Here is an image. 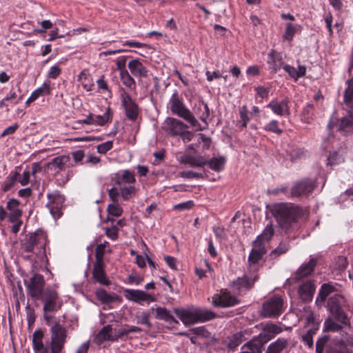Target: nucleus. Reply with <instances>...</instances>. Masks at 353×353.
Returning <instances> with one entry per match:
<instances>
[{"mask_svg":"<svg viewBox=\"0 0 353 353\" xmlns=\"http://www.w3.org/2000/svg\"><path fill=\"white\" fill-rule=\"evenodd\" d=\"M49 241L47 233L43 230H37L30 233L21 245V251L25 252H33L37 255L38 260L41 263H47L46 245Z\"/></svg>","mask_w":353,"mask_h":353,"instance_id":"3","label":"nucleus"},{"mask_svg":"<svg viewBox=\"0 0 353 353\" xmlns=\"http://www.w3.org/2000/svg\"><path fill=\"white\" fill-rule=\"evenodd\" d=\"M150 312H143L139 316L137 317V323L139 324L145 325L148 327V328L150 329L152 327V325L150 321Z\"/></svg>","mask_w":353,"mask_h":353,"instance_id":"55","label":"nucleus"},{"mask_svg":"<svg viewBox=\"0 0 353 353\" xmlns=\"http://www.w3.org/2000/svg\"><path fill=\"white\" fill-rule=\"evenodd\" d=\"M36 300H41L43 303L44 313H54L59 310L62 306V300L58 292L51 288H46L44 293Z\"/></svg>","mask_w":353,"mask_h":353,"instance_id":"10","label":"nucleus"},{"mask_svg":"<svg viewBox=\"0 0 353 353\" xmlns=\"http://www.w3.org/2000/svg\"><path fill=\"white\" fill-rule=\"evenodd\" d=\"M239 303L238 298L227 290H221L212 296V304L215 307H230Z\"/></svg>","mask_w":353,"mask_h":353,"instance_id":"15","label":"nucleus"},{"mask_svg":"<svg viewBox=\"0 0 353 353\" xmlns=\"http://www.w3.org/2000/svg\"><path fill=\"white\" fill-rule=\"evenodd\" d=\"M259 279V274L256 271L248 270L242 276L232 281V287L239 295H241L251 290Z\"/></svg>","mask_w":353,"mask_h":353,"instance_id":"9","label":"nucleus"},{"mask_svg":"<svg viewBox=\"0 0 353 353\" xmlns=\"http://www.w3.org/2000/svg\"><path fill=\"white\" fill-rule=\"evenodd\" d=\"M124 296L128 301L143 305V302L148 304L156 301V297L154 294L145 292L143 290L134 289H124Z\"/></svg>","mask_w":353,"mask_h":353,"instance_id":"19","label":"nucleus"},{"mask_svg":"<svg viewBox=\"0 0 353 353\" xmlns=\"http://www.w3.org/2000/svg\"><path fill=\"white\" fill-rule=\"evenodd\" d=\"M110 215L118 217L123 213V209L118 203H112L109 204L107 208Z\"/></svg>","mask_w":353,"mask_h":353,"instance_id":"52","label":"nucleus"},{"mask_svg":"<svg viewBox=\"0 0 353 353\" xmlns=\"http://www.w3.org/2000/svg\"><path fill=\"white\" fill-rule=\"evenodd\" d=\"M189 332L194 334L196 336L207 338L210 335V332L205 327V326H200L196 327L191 328L188 332H184L179 333V335L189 337Z\"/></svg>","mask_w":353,"mask_h":353,"instance_id":"45","label":"nucleus"},{"mask_svg":"<svg viewBox=\"0 0 353 353\" xmlns=\"http://www.w3.org/2000/svg\"><path fill=\"white\" fill-rule=\"evenodd\" d=\"M343 299V297L339 294L330 297L327 301V308L336 321L346 325L350 323V321L342 308Z\"/></svg>","mask_w":353,"mask_h":353,"instance_id":"13","label":"nucleus"},{"mask_svg":"<svg viewBox=\"0 0 353 353\" xmlns=\"http://www.w3.org/2000/svg\"><path fill=\"white\" fill-rule=\"evenodd\" d=\"M288 345V339L279 338L268 345L265 353H285L287 352Z\"/></svg>","mask_w":353,"mask_h":353,"instance_id":"30","label":"nucleus"},{"mask_svg":"<svg viewBox=\"0 0 353 353\" xmlns=\"http://www.w3.org/2000/svg\"><path fill=\"white\" fill-rule=\"evenodd\" d=\"M156 318L170 323H179L178 321L170 313L165 307H158L156 309Z\"/></svg>","mask_w":353,"mask_h":353,"instance_id":"36","label":"nucleus"},{"mask_svg":"<svg viewBox=\"0 0 353 353\" xmlns=\"http://www.w3.org/2000/svg\"><path fill=\"white\" fill-rule=\"evenodd\" d=\"M267 63L272 74H276L285 65L281 54L274 49L270 50L268 54Z\"/></svg>","mask_w":353,"mask_h":353,"instance_id":"24","label":"nucleus"},{"mask_svg":"<svg viewBox=\"0 0 353 353\" xmlns=\"http://www.w3.org/2000/svg\"><path fill=\"white\" fill-rule=\"evenodd\" d=\"M318 326L311 327L301 336V341L310 348L313 347V336L316 334Z\"/></svg>","mask_w":353,"mask_h":353,"instance_id":"46","label":"nucleus"},{"mask_svg":"<svg viewBox=\"0 0 353 353\" xmlns=\"http://www.w3.org/2000/svg\"><path fill=\"white\" fill-rule=\"evenodd\" d=\"M63 63V61H59L58 63L50 67L48 72V77L52 79H56L61 74L62 69L59 67V65Z\"/></svg>","mask_w":353,"mask_h":353,"instance_id":"53","label":"nucleus"},{"mask_svg":"<svg viewBox=\"0 0 353 353\" xmlns=\"http://www.w3.org/2000/svg\"><path fill=\"white\" fill-rule=\"evenodd\" d=\"M268 194L270 195L277 196L280 194H285L288 198H291L290 192H288V186L287 185H281L275 188L269 189Z\"/></svg>","mask_w":353,"mask_h":353,"instance_id":"50","label":"nucleus"},{"mask_svg":"<svg viewBox=\"0 0 353 353\" xmlns=\"http://www.w3.org/2000/svg\"><path fill=\"white\" fill-rule=\"evenodd\" d=\"M316 291V285L314 280H307L303 282L298 290L300 298L305 301H311L314 292Z\"/></svg>","mask_w":353,"mask_h":353,"instance_id":"25","label":"nucleus"},{"mask_svg":"<svg viewBox=\"0 0 353 353\" xmlns=\"http://www.w3.org/2000/svg\"><path fill=\"white\" fill-rule=\"evenodd\" d=\"M92 277L97 282L101 285L105 286L110 285V281L106 276L103 263H94Z\"/></svg>","mask_w":353,"mask_h":353,"instance_id":"28","label":"nucleus"},{"mask_svg":"<svg viewBox=\"0 0 353 353\" xmlns=\"http://www.w3.org/2000/svg\"><path fill=\"white\" fill-rule=\"evenodd\" d=\"M170 105V110L174 114L183 119L191 126L196 127L197 130L202 131L205 129V127H202L201 125L195 118L194 115L188 109L183 101V99L179 97L177 92L174 93L169 101Z\"/></svg>","mask_w":353,"mask_h":353,"instance_id":"6","label":"nucleus"},{"mask_svg":"<svg viewBox=\"0 0 353 353\" xmlns=\"http://www.w3.org/2000/svg\"><path fill=\"white\" fill-rule=\"evenodd\" d=\"M317 265V259L311 258L307 263L302 264L295 273L294 279L296 281L311 275Z\"/></svg>","mask_w":353,"mask_h":353,"instance_id":"26","label":"nucleus"},{"mask_svg":"<svg viewBox=\"0 0 353 353\" xmlns=\"http://www.w3.org/2000/svg\"><path fill=\"white\" fill-rule=\"evenodd\" d=\"M290 100L285 97L279 101L276 99H272L267 105L274 114L279 116H289L290 114Z\"/></svg>","mask_w":353,"mask_h":353,"instance_id":"23","label":"nucleus"},{"mask_svg":"<svg viewBox=\"0 0 353 353\" xmlns=\"http://www.w3.org/2000/svg\"><path fill=\"white\" fill-rule=\"evenodd\" d=\"M274 234L273 225L270 223L265 226L263 232L256 237L248 256V270L258 272V263L262 259L263 255L267 253L269 242L274 236Z\"/></svg>","mask_w":353,"mask_h":353,"instance_id":"2","label":"nucleus"},{"mask_svg":"<svg viewBox=\"0 0 353 353\" xmlns=\"http://www.w3.org/2000/svg\"><path fill=\"white\" fill-rule=\"evenodd\" d=\"M336 283L331 282L323 283L319 292L316 302L324 303L327 297L332 292L336 291Z\"/></svg>","mask_w":353,"mask_h":353,"instance_id":"33","label":"nucleus"},{"mask_svg":"<svg viewBox=\"0 0 353 353\" xmlns=\"http://www.w3.org/2000/svg\"><path fill=\"white\" fill-rule=\"evenodd\" d=\"M330 339L331 336L327 334L319 337L316 343V353H324L325 347Z\"/></svg>","mask_w":353,"mask_h":353,"instance_id":"47","label":"nucleus"},{"mask_svg":"<svg viewBox=\"0 0 353 353\" xmlns=\"http://www.w3.org/2000/svg\"><path fill=\"white\" fill-rule=\"evenodd\" d=\"M70 158L69 156L63 155L53 158L50 161L46 164V168L48 171L53 172L54 174H57L61 171L69 166Z\"/></svg>","mask_w":353,"mask_h":353,"instance_id":"22","label":"nucleus"},{"mask_svg":"<svg viewBox=\"0 0 353 353\" xmlns=\"http://www.w3.org/2000/svg\"><path fill=\"white\" fill-rule=\"evenodd\" d=\"M262 129L268 132H272L276 135L283 134V130L280 128L279 123L276 119H272L262 127Z\"/></svg>","mask_w":353,"mask_h":353,"instance_id":"41","label":"nucleus"},{"mask_svg":"<svg viewBox=\"0 0 353 353\" xmlns=\"http://www.w3.org/2000/svg\"><path fill=\"white\" fill-rule=\"evenodd\" d=\"M51 93L50 82H44L41 87L34 90L31 94L37 100L39 97L49 95Z\"/></svg>","mask_w":353,"mask_h":353,"instance_id":"44","label":"nucleus"},{"mask_svg":"<svg viewBox=\"0 0 353 353\" xmlns=\"http://www.w3.org/2000/svg\"><path fill=\"white\" fill-rule=\"evenodd\" d=\"M174 312L186 327L198 323H204L216 317V314L214 312L199 307L174 308Z\"/></svg>","mask_w":353,"mask_h":353,"instance_id":"4","label":"nucleus"},{"mask_svg":"<svg viewBox=\"0 0 353 353\" xmlns=\"http://www.w3.org/2000/svg\"><path fill=\"white\" fill-rule=\"evenodd\" d=\"M243 334L241 332H237L228 338L225 341L227 347L230 350L234 351L236 348L242 343Z\"/></svg>","mask_w":353,"mask_h":353,"instance_id":"39","label":"nucleus"},{"mask_svg":"<svg viewBox=\"0 0 353 353\" xmlns=\"http://www.w3.org/2000/svg\"><path fill=\"white\" fill-rule=\"evenodd\" d=\"M343 161V159L337 152L330 153L327 157V164L330 165H336Z\"/></svg>","mask_w":353,"mask_h":353,"instance_id":"57","label":"nucleus"},{"mask_svg":"<svg viewBox=\"0 0 353 353\" xmlns=\"http://www.w3.org/2000/svg\"><path fill=\"white\" fill-rule=\"evenodd\" d=\"M326 353H346V347L343 342H339L327 347Z\"/></svg>","mask_w":353,"mask_h":353,"instance_id":"51","label":"nucleus"},{"mask_svg":"<svg viewBox=\"0 0 353 353\" xmlns=\"http://www.w3.org/2000/svg\"><path fill=\"white\" fill-rule=\"evenodd\" d=\"M194 205V203L192 201H188L185 202L180 203L179 204L174 205L173 207L174 210L184 211L187 210L191 209Z\"/></svg>","mask_w":353,"mask_h":353,"instance_id":"64","label":"nucleus"},{"mask_svg":"<svg viewBox=\"0 0 353 353\" xmlns=\"http://www.w3.org/2000/svg\"><path fill=\"white\" fill-rule=\"evenodd\" d=\"M290 248V244L288 241H281L279 246L275 248L271 252V256L273 257H276L280 256L281 254H285L288 252Z\"/></svg>","mask_w":353,"mask_h":353,"instance_id":"48","label":"nucleus"},{"mask_svg":"<svg viewBox=\"0 0 353 353\" xmlns=\"http://www.w3.org/2000/svg\"><path fill=\"white\" fill-rule=\"evenodd\" d=\"M284 300L281 296L274 294L262 303L259 312L263 318L276 319L284 312Z\"/></svg>","mask_w":353,"mask_h":353,"instance_id":"8","label":"nucleus"},{"mask_svg":"<svg viewBox=\"0 0 353 353\" xmlns=\"http://www.w3.org/2000/svg\"><path fill=\"white\" fill-rule=\"evenodd\" d=\"M128 69L132 76L138 79L148 78L149 70L144 65L141 59H132L128 63Z\"/></svg>","mask_w":353,"mask_h":353,"instance_id":"20","label":"nucleus"},{"mask_svg":"<svg viewBox=\"0 0 353 353\" xmlns=\"http://www.w3.org/2000/svg\"><path fill=\"white\" fill-rule=\"evenodd\" d=\"M135 183L134 174L129 170H122L115 174V184L118 185H122L123 184L134 185Z\"/></svg>","mask_w":353,"mask_h":353,"instance_id":"29","label":"nucleus"},{"mask_svg":"<svg viewBox=\"0 0 353 353\" xmlns=\"http://www.w3.org/2000/svg\"><path fill=\"white\" fill-rule=\"evenodd\" d=\"M120 186V195L124 201L130 200L132 196H134L136 194L137 189L134 185H129L128 186Z\"/></svg>","mask_w":353,"mask_h":353,"instance_id":"43","label":"nucleus"},{"mask_svg":"<svg viewBox=\"0 0 353 353\" xmlns=\"http://www.w3.org/2000/svg\"><path fill=\"white\" fill-rule=\"evenodd\" d=\"M21 202L14 198L8 199L6 207L0 205V223L8 219V221H16L21 218L23 211L20 208Z\"/></svg>","mask_w":353,"mask_h":353,"instance_id":"11","label":"nucleus"},{"mask_svg":"<svg viewBox=\"0 0 353 353\" xmlns=\"http://www.w3.org/2000/svg\"><path fill=\"white\" fill-rule=\"evenodd\" d=\"M301 121L305 123H311L315 119V108L312 103H307L303 107L301 114Z\"/></svg>","mask_w":353,"mask_h":353,"instance_id":"34","label":"nucleus"},{"mask_svg":"<svg viewBox=\"0 0 353 353\" xmlns=\"http://www.w3.org/2000/svg\"><path fill=\"white\" fill-rule=\"evenodd\" d=\"M44 332L41 329L36 330L32 334V348L34 353H49L48 343H43Z\"/></svg>","mask_w":353,"mask_h":353,"instance_id":"27","label":"nucleus"},{"mask_svg":"<svg viewBox=\"0 0 353 353\" xmlns=\"http://www.w3.org/2000/svg\"><path fill=\"white\" fill-rule=\"evenodd\" d=\"M187 128V125L175 118L168 117L164 122L163 129L172 137L179 136Z\"/></svg>","mask_w":353,"mask_h":353,"instance_id":"21","label":"nucleus"},{"mask_svg":"<svg viewBox=\"0 0 353 353\" xmlns=\"http://www.w3.org/2000/svg\"><path fill=\"white\" fill-rule=\"evenodd\" d=\"M18 169H19V167H16L14 171L10 172V174L6 177V181L3 183L0 188V192L3 193L7 192L14 185L20 176Z\"/></svg>","mask_w":353,"mask_h":353,"instance_id":"32","label":"nucleus"},{"mask_svg":"<svg viewBox=\"0 0 353 353\" xmlns=\"http://www.w3.org/2000/svg\"><path fill=\"white\" fill-rule=\"evenodd\" d=\"M119 228L112 225L110 228H107L105 229V234L106 236L112 241H116L119 237Z\"/></svg>","mask_w":353,"mask_h":353,"instance_id":"56","label":"nucleus"},{"mask_svg":"<svg viewBox=\"0 0 353 353\" xmlns=\"http://www.w3.org/2000/svg\"><path fill=\"white\" fill-rule=\"evenodd\" d=\"M24 283L27 287L29 294L35 300L44 293L45 280L40 274H34L29 283H27L25 281Z\"/></svg>","mask_w":353,"mask_h":353,"instance_id":"18","label":"nucleus"},{"mask_svg":"<svg viewBox=\"0 0 353 353\" xmlns=\"http://www.w3.org/2000/svg\"><path fill=\"white\" fill-rule=\"evenodd\" d=\"M179 176L185 179H201L203 174L194 171H183L179 172Z\"/></svg>","mask_w":353,"mask_h":353,"instance_id":"59","label":"nucleus"},{"mask_svg":"<svg viewBox=\"0 0 353 353\" xmlns=\"http://www.w3.org/2000/svg\"><path fill=\"white\" fill-rule=\"evenodd\" d=\"M195 114L197 115L200 120L205 123L204 127H205L206 129L208 126L207 119L210 117V109L208 104L202 103L201 104L199 105L195 110Z\"/></svg>","mask_w":353,"mask_h":353,"instance_id":"37","label":"nucleus"},{"mask_svg":"<svg viewBox=\"0 0 353 353\" xmlns=\"http://www.w3.org/2000/svg\"><path fill=\"white\" fill-rule=\"evenodd\" d=\"M110 119V108L103 115H94V124L104 125Z\"/></svg>","mask_w":353,"mask_h":353,"instance_id":"54","label":"nucleus"},{"mask_svg":"<svg viewBox=\"0 0 353 353\" xmlns=\"http://www.w3.org/2000/svg\"><path fill=\"white\" fill-rule=\"evenodd\" d=\"M128 57H120L116 61L117 69L119 71V74L123 72L128 71L126 70V62Z\"/></svg>","mask_w":353,"mask_h":353,"instance_id":"61","label":"nucleus"},{"mask_svg":"<svg viewBox=\"0 0 353 353\" xmlns=\"http://www.w3.org/2000/svg\"><path fill=\"white\" fill-rule=\"evenodd\" d=\"M96 296L103 304L113 303L119 299V295L116 294H110L104 289L98 290L96 292Z\"/></svg>","mask_w":353,"mask_h":353,"instance_id":"35","label":"nucleus"},{"mask_svg":"<svg viewBox=\"0 0 353 353\" xmlns=\"http://www.w3.org/2000/svg\"><path fill=\"white\" fill-rule=\"evenodd\" d=\"M95 263H103V259L105 254L104 245H98L95 248Z\"/></svg>","mask_w":353,"mask_h":353,"instance_id":"63","label":"nucleus"},{"mask_svg":"<svg viewBox=\"0 0 353 353\" xmlns=\"http://www.w3.org/2000/svg\"><path fill=\"white\" fill-rule=\"evenodd\" d=\"M48 202L46 207L49 209L50 214L54 219L60 218L62 214V210L65 202V196L59 190L53 191L47 194Z\"/></svg>","mask_w":353,"mask_h":353,"instance_id":"14","label":"nucleus"},{"mask_svg":"<svg viewBox=\"0 0 353 353\" xmlns=\"http://www.w3.org/2000/svg\"><path fill=\"white\" fill-rule=\"evenodd\" d=\"M269 210L279 226L286 232L297 224L304 214L301 206L288 202L273 203Z\"/></svg>","mask_w":353,"mask_h":353,"instance_id":"1","label":"nucleus"},{"mask_svg":"<svg viewBox=\"0 0 353 353\" xmlns=\"http://www.w3.org/2000/svg\"><path fill=\"white\" fill-rule=\"evenodd\" d=\"M305 312V314L304 315V318L307 321V323L309 325H311L312 327H315L316 326L319 325V323L316 320L315 316L313 312L311 310L310 307H305L304 308Z\"/></svg>","mask_w":353,"mask_h":353,"instance_id":"49","label":"nucleus"},{"mask_svg":"<svg viewBox=\"0 0 353 353\" xmlns=\"http://www.w3.org/2000/svg\"><path fill=\"white\" fill-rule=\"evenodd\" d=\"M121 105L124 108L127 118L131 121H136L140 113V109L130 94L123 88L121 89L120 94Z\"/></svg>","mask_w":353,"mask_h":353,"instance_id":"16","label":"nucleus"},{"mask_svg":"<svg viewBox=\"0 0 353 353\" xmlns=\"http://www.w3.org/2000/svg\"><path fill=\"white\" fill-rule=\"evenodd\" d=\"M302 26L298 23L291 22L285 23V32L283 34V39L292 41L296 34H300L302 31Z\"/></svg>","mask_w":353,"mask_h":353,"instance_id":"31","label":"nucleus"},{"mask_svg":"<svg viewBox=\"0 0 353 353\" xmlns=\"http://www.w3.org/2000/svg\"><path fill=\"white\" fill-rule=\"evenodd\" d=\"M113 147V141H108L105 143H101L97 146V152L100 154H105L110 150Z\"/></svg>","mask_w":353,"mask_h":353,"instance_id":"62","label":"nucleus"},{"mask_svg":"<svg viewBox=\"0 0 353 353\" xmlns=\"http://www.w3.org/2000/svg\"><path fill=\"white\" fill-rule=\"evenodd\" d=\"M119 75L123 84L125 87H127L130 90H134L136 89V81L128 71L121 72Z\"/></svg>","mask_w":353,"mask_h":353,"instance_id":"40","label":"nucleus"},{"mask_svg":"<svg viewBox=\"0 0 353 353\" xmlns=\"http://www.w3.org/2000/svg\"><path fill=\"white\" fill-rule=\"evenodd\" d=\"M50 340L48 342L49 353H65L68 330L59 323H55L50 329Z\"/></svg>","mask_w":353,"mask_h":353,"instance_id":"7","label":"nucleus"},{"mask_svg":"<svg viewBox=\"0 0 353 353\" xmlns=\"http://www.w3.org/2000/svg\"><path fill=\"white\" fill-rule=\"evenodd\" d=\"M181 163L188 165L191 168H203L208 165L209 168L216 172H220L225 169L226 158L225 157H213L207 159L201 155H190L184 154L179 157Z\"/></svg>","mask_w":353,"mask_h":353,"instance_id":"5","label":"nucleus"},{"mask_svg":"<svg viewBox=\"0 0 353 353\" xmlns=\"http://www.w3.org/2000/svg\"><path fill=\"white\" fill-rule=\"evenodd\" d=\"M343 330V326L338 323L335 322V321L332 318H327L325 320L323 324V330L324 332H336Z\"/></svg>","mask_w":353,"mask_h":353,"instance_id":"42","label":"nucleus"},{"mask_svg":"<svg viewBox=\"0 0 353 353\" xmlns=\"http://www.w3.org/2000/svg\"><path fill=\"white\" fill-rule=\"evenodd\" d=\"M282 331L283 329L281 326L274 323H268L263 325L262 332L257 336L254 337L252 340L256 344L261 345L260 347L263 349L265 343L274 339Z\"/></svg>","mask_w":353,"mask_h":353,"instance_id":"17","label":"nucleus"},{"mask_svg":"<svg viewBox=\"0 0 353 353\" xmlns=\"http://www.w3.org/2000/svg\"><path fill=\"white\" fill-rule=\"evenodd\" d=\"M317 186L316 180L305 178L296 181L291 188L290 194L291 198L307 196L312 193Z\"/></svg>","mask_w":353,"mask_h":353,"instance_id":"12","label":"nucleus"},{"mask_svg":"<svg viewBox=\"0 0 353 353\" xmlns=\"http://www.w3.org/2000/svg\"><path fill=\"white\" fill-rule=\"evenodd\" d=\"M254 90L258 97L261 99H268L269 97V93L270 91V88H266L262 85L254 88Z\"/></svg>","mask_w":353,"mask_h":353,"instance_id":"58","label":"nucleus"},{"mask_svg":"<svg viewBox=\"0 0 353 353\" xmlns=\"http://www.w3.org/2000/svg\"><path fill=\"white\" fill-rule=\"evenodd\" d=\"M112 327L110 325L104 326L98 333L97 337L101 341H116L117 337L112 334Z\"/></svg>","mask_w":353,"mask_h":353,"instance_id":"38","label":"nucleus"},{"mask_svg":"<svg viewBox=\"0 0 353 353\" xmlns=\"http://www.w3.org/2000/svg\"><path fill=\"white\" fill-rule=\"evenodd\" d=\"M283 69L285 72H287L289 74L290 78L294 79V81H298V74L296 73V69L294 66L285 63V65H283Z\"/></svg>","mask_w":353,"mask_h":353,"instance_id":"60","label":"nucleus"}]
</instances>
